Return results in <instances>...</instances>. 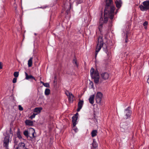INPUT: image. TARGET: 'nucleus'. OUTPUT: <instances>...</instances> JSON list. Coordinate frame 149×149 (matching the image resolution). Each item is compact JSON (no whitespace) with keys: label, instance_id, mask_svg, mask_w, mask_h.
<instances>
[{"label":"nucleus","instance_id":"72a5a7b5","mask_svg":"<svg viewBox=\"0 0 149 149\" xmlns=\"http://www.w3.org/2000/svg\"><path fill=\"white\" fill-rule=\"evenodd\" d=\"M73 63L75 64V65L77 66V63L76 60L75 59H74L73 60Z\"/></svg>","mask_w":149,"mask_h":149},{"label":"nucleus","instance_id":"0eeeda50","mask_svg":"<svg viewBox=\"0 0 149 149\" xmlns=\"http://www.w3.org/2000/svg\"><path fill=\"white\" fill-rule=\"evenodd\" d=\"M29 137L31 139H33L36 137L34 135L35 132L34 129L32 128H30L29 129Z\"/></svg>","mask_w":149,"mask_h":149},{"label":"nucleus","instance_id":"a18cd8bd","mask_svg":"<svg viewBox=\"0 0 149 149\" xmlns=\"http://www.w3.org/2000/svg\"><path fill=\"white\" fill-rule=\"evenodd\" d=\"M24 149H28V148H24Z\"/></svg>","mask_w":149,"mask_h":149},{"label":"nucleus","instance_id":"6ab92c4d","mask_svg":"<svg viewBox=\"0 0 149 149\" xmlns=\"http://www.w3.org/2000/svg\"><path fill=\"white\" fill-rule=\"evenodd\" d=\"M25 123L27 125L32 126L33 125V122L29 120H27L25 121Z\"/></svg>","mask_w":149,"mask_h":149},{"label":"nucleus","instance_id":"37998d69","mask_svg":"<svg viewBox=\"0 0 149 149\" xmlns=\"http://www.w3.org/2000/svg\"><path fill=\"white\" fill-rule=\"evenodd\" d=\"M78 115V113H76V114H75V116H77V115Z\"/></svg>","mask_w":149,"mask_h":149},{"label":"nucleus","instance_id":"5701e85b","mask_svg":"<svg viewBox=\"0 0 149 149\" xmlns=\"http://www.w3.org/2000/svg\"><path fill=\"white\" fill-rule=\"evenodd\" d=\"M93 148H96L97 147V144L94 139L93 140L92 143Z\"/></svg>","mask_w":149,"mask_h":149},{"label":"nucleus","instance_id":"393cba45","mask_svg":"<svg viewBox=\"0 0 149 149\" xmlns=\"http://www.w3.org/2000/svg\"><path fill=\"white\" fill-rule=\"evenodd\" d=\"M50 93V90L48 88H46L45 92V95H48Z\"/></svg>","mask_w":149,"mask_h":149},{"label":"nucleus","instance_id":"473e14b6","mask_svg":"<svg viewBox=\"0 0 149 149\" xmlns=\"http://www.w3.org/2000/svg\"><path fill=\"white\" fill-rule=\"evenodd\" d=\"M73 130L75 131V132H76L77 131V130H78L77 128V127H75V126H73Z\"/></svg>","mask_w":149,"mask_h":149},{"label":"nucleus","instance_id":"a211bd4d","mask_svg":"<svg viewBox=\"0 0 149 149\" xmlns=\"http://www.w3.org/2000/svg\"><path fill=\"white\" fill-rule=\"evenodd\" d=\"M42 109V108L41 107H37L35 108L34 110V112L35 113H36L37 114L39 113L41 111Z\"/></svg>","mask_w":149,"mask_h":149},{"label":"nucleus","instance_id":"4be33fe9","mask_svg":"<svg viewBox=\"0 0 149 149\" xmlns=\"http://www.w3.org/2000/svg\"><path fill=\"white\" fill-rule=\"evenodd\" d=\"M68 97L69 101L70 102H72L74 98V96L71 93Z\"/></svg>","mask_w":149,"mask_h":149},{"label":"nucleus","instance_id":"9b49d317","mask_svg":"<svg viewBox=\"0 0 149 149\" xmlns=\"http://www.w3.org/2000/svg\"><path fill=\"white\" fill-rule=\"evenodd\" d=\"M84 104V102L83 101L80 100L79 101L78 103V107L77 109V111H80V109H81L83 105Z\"/></svg>","mask_w":149,"mask_h":149},{"label":"nucleus","instance_id":"58836bf2","mask_svg":"<svg viewBox=\"0 0 149 149\" xmlns=\"http://www.w3.org/2000/svg\"><path fill=\"white\" fill-rule=\"evenodd\" d=\"M128 41V38H127V35L126 36V38L125 39V42H127Z\"/></svg>","mask_w":149,"mask_h":149},{"label":"nucleus","instance_id":"b1692460","mask_svg":"<svg viewBox=\"0 0 149 149\" xmlns=\"http://www.w3.org/2000/svg\"><path fill=\"white\" fill-rule=\"evenodd\" d=\"M27 137H29V131L28 130H25L23 133Z\"/></svg>","mask_w":149,"mask_h":149},{"label":"nucleus","instance_id":"f3484780","mask_svg":"<svg viewBox=\"0 0 149 149\" xmlns=\"http://www.w3.org/2000/svg\"><path fill=\"white\" fill-rule=\"evenodd\" d=\"M77 119V117L76 116H74L72 117V122L73 123V126H75L76 125V121Z\"/></svg>","mask_w":149,"mask_h":149},{"label":"nucleus","instance_id":"a878e982","mask_svg":"<svg viewBox=\"0 0 149 149\" xmlns=\"http://www.w3.org/2000/svg\"><path fill=\"white\" fill-rule=\"evenodd\" d=\"M17 137L19 139H20L22 138V136L20 134V132L19 129H18L17 132Z\"/></svg>","mask_w":149,"mask_h":149},{"label":"nucleus","instance_id":"c85d7f7f","mask_svg":"<svg viewBox=\"0 0 149 149\" xmlns=\"http://www.w3.org/2000/svg\"><path fill=\"white\" fill-rule=\"evenodd\" d=\"M43 85L47 87H49V84L48 83H45Z\"/></svg>","mask_w":149,"mask_h":149},{"label":"nucleus","instance_id":"39448f33","mask_svg":"<svg viewBox=\"0 0 149 149\" xmlns=\"http://www.w3.org/2000/svg\"><path fill=\"white\" fill-rule=\"evenodd\" d=\"M102 97V94L100 92H97L95 96V100L97 103L100 104Z\"/></svg>","mask_w":149,"mask_h":149},{"label":"nucleus","instance_id":"a19ab883","mask_svg":"<svg viewBox=\"0 0 149 149\" xmlns=\"http://www.w3.org/2000/svg\"><path fill=\"white\" fill-rule=\"evenodd\" d=\"M47 7V6H44V7H40V8H46Z\"/></svg>","mask_w":149,"mask_h":149},{"label":"nucleus","instance_id":"c9c22d12","mask_svg":"<svg viewBox=\"0 0 149 149\" xmlns=\"http://www.w3.org/2000/svg\"><path fill=\"white\" fill-rule=\"evenodd\" d=\"M83 1L82 0H76V2L78 3H81Z\"/></svg>","mask_w":149,"mask_h":149},{"label":"nucleus","instance_id":"dca6fc26","mask_svg":"<svg viewBox=\"0 0 149 149\" xmlns=\"http://www.w3.org/2000/svg\"><path fill=\"white\" fill-rule=\"evenodd\" d=\"M94 98L95 95H91L89 99V102L92 104H93L94 103Z\"/></svg>","mask_w":149,"mask_h":149},{"label":"nucleus","instance_id":"4468645a","mask_svg":"<svg viewBox=\"0 0 149 149\" xmlns=\"http://www.w3.org/2000/svg\"><path fill=\"white\" fill-rule=\"evenodd\" d=\"M19 149H24L26 148L25 144L22 142L19 143L18 146L17 147Z\"/></svg>","mask_w":149,"mask_h":149},{"label":"nucleus","instance_id":"cd10ccee","mask_svg":"<svg viewBox=\"0 0 149 149\" xmlns=\"http://www.w3.org/2000/svg\"><path fill=\"white\" fill-rule=\"evenodd\" d=\"M37 114V113H33V114L30 117V118L31 119H32L33 118H34L36 116Z\"/></svg>","mask_w":149,"mask_h":149},{"label":"nucleus","instance_id":"ddd939ff","mask_svg":"<svg viewBox=\"0 0 149 149\" xmlns=\"http://www.w3.org/2000/svg\"><path fill=\"white\" fill-rule=\"evenodd\" d=\"M129 107H128L125 110V113H126V116H127L125 118L127 119L131 113V111L129 110Z\"/></svg>","mask_w":149,"mask_h":149},{"label":"nucleus","instance_id":"2f4dec72","mask_svg":"<svg viewBox=\"0 0 149 149\" xmlns=\"http://www.w3.org/2000/svg\"><path fill=\"white\" fill-rule=\"evenodd\" d=\"M13 140L15 145H17L18 141H17L16 138H14Z\"/></svg>","mask_w":149,"mask_h":149},{"label":"nucleus","instance_id":"7ed1b4c3","mask_svg":"<svg viewBox=\"0 0 149 149\" xmlns=\"http://www.w3.org/2000/svg\"><path fill=\"white\" fill-rule=\"evenodd\" d=\"M104 43L102 37L101 36L99 37L98 39V42L97 45L95 57L96 58L97 56L98 53L100 50L101 47L103 45Z\"/></svg>","mask_w":149,"mask_h":149},{"label":"nucleus","instance_id":"f257e3e1","mask_svg":"<svg viewBox=\"0 0 149 149\" xmlns=\"http://www.w3.org/2000/svg\"><path fill=\"white\" fill-rule=\"evenodd\" d=\"M112 0H106V5L104 11V21L102 22L103 24L106 23L108 21V18L111 19L113 18L114 11L115 7L114 5H112Z\"/></svg>","mask_w":149,"mask_h":149},{"label":"nucleus","instance_id":"ea45409f","mask_svg":"<svg viewBox=\"0 0 149 149\" xmlns=\"http://www.w3.org/2000/svg\"><path fill=\"white\" fill-rule=\"evenodd\" d=\"M2 63L1 62H0V68L2 69Z\"/></svg>","mask_w":149,"mask_h":149},{"label":"nucleus","instance_id":"79ce46f5","mask_svg":"<svg viewBox=\"0 0 149 149\" xmlns=\"http://www.w3.org/2000/svg\"><path fill=\"white\" fill-rule=\"evenodd\" d=\"M40 83H41L42 84H43V85L44 84V83H44L43 82H42V81H40Z\"/></svg>","mask_w":149,"mask_h":149},{"label":"nucleus","instance_id":"9d476101","mask_svg":"<svg viewBox=\"0 0 149 149\" xmlns=\"http://www.w3.org/2000/svg\"><path fill=\"white\" fill-rule=\"evenodd\" d=\"M102 20H103V19L102 18H101L100 19L99 25L98 27L99 30L100 32H101L102 31V25L103 24L102 22Z\"/></svg>","mask_w":149,"mask_h":149},{"label":"nucleus","instance_id":"2eb2a0df","mask_svg":"<svg viewBox=\"0 0 149 149\" xmlns=\"http://www.w3.org/2000/svg\"><path fill=\"white\" fill-rule=\"evenodd\" d=\"M116 7L118 8H119L121 6L122 2L121 0L118 1L116 0L115 1Z\"/></svg>","mask_w":149,"mask_h":149},{"label":"nucleus","instance_id":"e433bc0d","mask_svg":"<svg viewBox=\"0 0 149 149\" xmlns=\"http://www.w3.org/2000/svg\"><path fill=\"white\" fill-rule=\"evenodd\" d=\"M103 48L104 49V50L105 52L107 54V47L106 46L105 48L103 47Z\"/></svg>","mask_w":149,"mask_h":149},{"label":"nucleus","instance_id":"c03bdc74","mask_svg":"<svg viewBox=\"0 0 149 149\" xmlns=\"http://www.w3.org/2000/svg\"><path fill=\"white\" fill-rule=\"evenodd\" d=\"M15 149H19L17 147L15 148Z\"/></svg>","mask_w":149,"mask_h":149},{"label":"nucleus","instance_id":"f704fd0d","mask_svg":"<svg viewBox=\"0 0 149 149\" xmlns=\"http://www.w3.org/2000/svg\"><path fill=\"white\" fill-rule=\"evenodd\" d=\"M17 80V78H14L13 79V82L14 83H15L16 82Z\"/></svg>","mask_w":149,"mask_h":149},{"label":"nucleus","instance_id":"c756f323","mask_svg":"<svg viewBox=\"0 0 149 149\" xmlns=\"http://www.w3.org/2000/svg\"><path fill=\"white\" fill-rule=\"evenodd\" d=\"M148 24V22L147 21H145L144 22V23L143 24V25L145 26V28L146 29V26Z\"/></svg>","mask_w":149,"mask_h":149},{"label":"nucleus","instance_id":"aec40b11","mask_svg":"<svg viewBox=\"0 0 149 149\" xmlns=\"http://www.w3.org/2000/svg\"><path fill=\"white\" fill-rule=\"evenodd\" d=\"M33 58L31 57L28 61V64L29 67H31L32 66V64Z\"/></svg>","mask_w":149,"mask_h":149},{"label":"nucleus","instance_id":"bb28decb","mask_svg":"<svg viewBox=\"0 0 149 149\" xmlns=\"http://www.w3.org/2000/svg\"><path fill=\"white\" fill-rule=\"evenodd\" d=\"M14 75L15 78L19 76V72H15L14 73Z\"/></svg>","mask_w":149,"mask_h":149},{"label":"nucleus","instance_id":"49530a36","mask_svg":"<svg viewBox=\"0 0 149 149\" xmlns=\"http://www.w3.org/2000/svg\"><path fill=\"white\" fill-rule=\"evenodd\" d=\"M92 83V86H93V83H92H92Z\"/></svg>","mask_w":149,"mask_h":149},{"label":"nucleus","instance_id":"4c0bfd02","mask_svg":"<svg viewBox=\"0 0 149 149\" xmlns=\"http://www.w3.org/2000/svg\"><path fill=\"white\" fill-rule=\"evenodd\" d=\"M19 109L20 111H22L23 110V108L20 105L19 106Z\"/></svg>","mask_w":149,"mask_h":149},{"label":"nucleus","instance_id":"412c9836","mask_svg":"<svg viewBox=\"0 0 149 149\" xmlns=\"http://www.w3.org/2000/svg\"><path fill=\"white\" fill-rule=\"evenodd\" d=\"M97 131L96 130H93L91 132V136L92 137H94L95 136L97 135Z\"/></svg>","mask_w":149,"mask_h":149},{"label":"nucleus","instance_id":"423d86ee","mask_svg":"<svg viewBox=\"0 0 149 149\" xmlns=\"http://www.w3.org/2000/svg\"><path fill=\"white\" fill-rule=\"evenodd\" d=\"M9 143V137L8 136H6L3 141V147H5L6 149H9L8 145Z\"/></svg>","mask_w":149,"mask_h":149},{"label":"nucleus","instance_id":"f03ea898","mask_svg":"<svg viewBox=\"0 0 149 149\" xmlns=\"http://www.w3.org/2000/svg\"><path fill=\"white\" fill-rule=\"evenodd\" d=\"M90 74L93 79H94L95 83L97 84L99 82L100 76L98 70H96L95 71L93 68H92L90 70Z\"/></svg>","mask_w":149,"mask_h":149},{"label":"nucleus","instance_id":"1a4fd4ad","mask_svg":"<svg viewBox=\"0 0 149 149\" xmlns=\"http://www.w3.org/2000/svg\"><path fill=\"white\" fill-rule=\"evenodd\" d=\"M101 76L102 79L105 80L108 79L109 75L108 73L105 72L101 74Z\"/></svg>","mask_w":149,"mask_h":149},{"label":"nucleus","instance_id":"f8f14e48","mask_svg":"<svg viewBox=\"0 0 149 149\" xmlns=\"http://www.w3.org/2000/svg\"><path fill=\"white\" fill-rule=\"evenodd\" d=\"M25 79H33L35 80V81H36V80L35 79V78L32 75H28L27 73L26 72H25Z\"/></svg>","mask_w":149,"mask_h":149},{"label":"nucleus","instance_id":"6e6552de","mask_svg":"<svg viewBox=\"0 0 149 149\" xmlns=\"http://www.w3.org/2000/svg\"><path fill=\"white\" fill-rule=\"evenodd\" d=\"M120 130L122 132H124L127 128V123H125L122 122L120 123Z\"/></svg>","mask_w":149,"mask_h":149},{"label":"nucleus","instance_id":"7c9ffc66","mask_svg":"<svg viewBox=\"0 0 149 149\" xmlns=\"http://www.w3.org/2000/svg\"><path fill=\"white\" fill-rule=\"evenodd\" d=\"M65 94L66 95L68 96V97L70 95L71 93H70L68 91H67L65 92Z\"/></svg>","mask_w":149,"mask_h":149},{"label":"nucleus","instance_id":"20e7f679","mask_svg":"<svg viewBox=\"0 0 149 149\" xmlns=\"http://www.w3.org/2000/svg\"><path fill=\"white\" fill-rule=\"evenodd\" d=\"M142 4L143 5L139 6V8L141 11H146L149 9V1H144Z\"/></svg>","mask_w":149,"mask_h":149}]
</instances>
